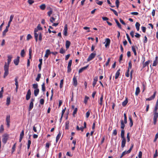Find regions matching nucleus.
I'll list each match as a JSON object with an SVG mask.
<instances>
[{"label": "nucleus", "mask_w": 158, "mask_h": 158, "mask_svg": "<svg viewBox=\"0 0 158 158\" xmlns=\"http://www.w3.org/2000/svg\"><path fill=\"white\" fill-rule=\"evenodd\" d=\"M3 92V88H1V90L0 91V98H1L2 97V94Z\"/></svg>", "instance_id": "49"}, {"label": "nucleus", "mask_w": 158, "mask_h": 158, "mask_svg": "<svg viewBox=\"0 0 158 158\" xmlns=\"http://www.w3.org/2000/svg\"><path fill=\"white\" fill-rule=\"evenodd\" d=\"M156 94V91H155L152 95L150 97L148 98H146V101H150L153 100L155 97Z\"/></svg>", "instance_id": "10"}, {"label": "nucleus", "mask_w": 158, "mask_h": 158, "mask_svg": "<svg viewBox=\"0 0 158 158\" xmlns=\"http://www.w3.org/2000/svg\"><path fill=\"white\" fill-rule=\"evenodd\" d=\"M44 99L41 98L40 101V104L43 105L44 103Z\"/></svg>", "instance_id": "60"}, {"label": "nucleus", "mask_w": 158, "mask_h": 158, "mask_svg": "<svg viewBox=\"0 0 158 158\" xmlns=\"http://www.w3.org/2000/svg\"><path fill=\"white\" fill-rule=\"evenodd\" d=\"M39 92V89H35L34 90V94L35 96L36 97L37 96V95L38 94Z\"/></svg>", "instance_id": "26"}, {"label": "nucleus", "mask_w": 158, "mask_h": 158, "mask_svg": "<svg viewBox=\"0 0 158 158\" xmlns=\"http://www.w3.org/2000/svg\"><path fill=\"white\" fill-rule=\"evenodd\" d=\"M37 30V33L38 32V30H42V28L41 27L40 25L39 24L37 27V28H35L34 30Z\"/></svg>", "instance_id": "40"}, {"label": "nucleus", "mask_w": 158, "mask_h": 158, "mask_svg": "<svg viewBox=\"0 0 158 158\" xmlns=\"http://www.w3.org/2000/svg\"><path fill=\"white\" fill-rule=\"evenodd\" d=\"M73 84L75 86H76L77 85V80L76 77L74 76L73 78Z\"/></svg>", "instance_id": "15"}, {"label": "nucleus", "mask_w": 158, "mask_h": 158, "mask_svg": "<svg viewBox=\"0 0 158 158\" xmlns=\"http://www.w3.org/2000/svg\"><path fill=\"white\" fill-rule=\"evenodd\" d=\"M4 130L3 126V125H1L0 127V132L2 133Z\"/></svg>", "instance_id": "52"}, {"label": "nucleus", "mask_w": 158, "mask_h": 158, "mask_svg": "<svg viewBox=\"0 0 158 158\" xmlns=\"http://www.w3.org/2000/svg\"><path fill=\"white\" fill-rule=\"evenodd\" d=\"M125 131L124 130H122L121 133V137L122 139L121 142V147L123 148L125 145L126 143V139L124 136Z\"/></svg>", "instance_id": "3"}, {"label": "nucleus", "mask_w": 158, "mask_h": 158, "mask_svg": "<svg viewBox=\"0 0 158 158\" xmlns=\"http://www.w3.org/2000/svg\"><path fill=\"white\" fill-rule=\"evenodd\" d=\"M14 15H11L10 17V20L8 23V24L10 25L11 22H12L13 19L14 18Z\"/></svg>", "instance_id": "39"}, {"label": "nucleus", "mask_w": 158, "mask_h": 158, "mask_svg": "<svg viewBox=\"0 0 158 158\" xmlns=\"http://www.w3.org/2000/svg\"><path fill=\"white\" fill-rule=\"evenodd\" d=\"M19 57L18 56L14 60V63L16 65H18L19 61Z\"/></svg>", "instance_id": "17"}, {"label": "nucleus", "mask_w": 158, "mask_h": 158, "mask_svg": "<svg viewBox=\"0 0 158 158\" xmlns=\"http://www.w3.org/2000/svg\"><path fill=\"white\" fill-rule=\"evenodd\" d=\"M121 128L122 130H124V128L125 127V124L123 123V121L122 120H121Z\"/></svg>", "instance_id": "22"}, {"label": "nucleus", "mask_w": 158, "mask_h": 158, "mask_svg": "<svg viewBox=\"0 0 158 158\" xmlns=\"http://www.w3.org/2000/svg\"><path fill=\"white\" fill-rule=\"evenodd\" d=\"M89 99V97L88 96H85V98L84 100V102L85 104H86L88 100Z\"/></svg>", "instance_id": "45"}, {"label": "nucleus", "mask_w": 158, "mask_h": 158, "mask_svg": "<svg viewBox=\"0 0 158 158\" xmlns=\"http://www.w3.org/2000/svg\"><path fill=\"white\" fill-rule=\"evenodd\" d=\"M9 135L8 134H5L2 136L3 138L2 141L4 144L6 143L8 139Z\"/></svg>", "instance_id": "6"}, {"label": "nucleus", "mask_w": 158, "mask_h": 158, "mask_svg": "<svg viewBox=\"0 0 158 158\" xmlns=\"http://www.w3.org/2000/svg\"><path fill=\"white\" fill-rule=\"evenodd\" d=\"M158 64V57L156 56L155 57V60L153 61V63L152 64V66H156Z\"/></svg>", "instance_id": "13"}, {"label": "nucleus", "mask_w": 158, "mask_h": 158, "mask_svg": "<svg viewBox=\"0 0 158 158\" xmlns=\"http://www.w3.org/2000/svg\"><path fill=\"white\" fill-rule=\"evenodd\" d=\"M153 123L155 125L156 123L157 118H158V106L155 105L154 111Z\"/></svg>", "instance_id": "2"}, {"label": "nucleus", "mask_w": 158, "mask_h": 158, "mask_svg": "<svg viewBox=\"0 0 158 158\" xmlns=\"http://www.w3.org/2000/svg\"><path fill=\"white\" fill-rule=\"evenodd\" d=\"M128 102V100L127 98H126V99L122 103V105L123 106H125Z\"/></svg>", "instance_id": "31"}, {"label": "nucleus", "mask_w": 158, "mask_h": 158, "mask_svg": "<svg viewBox=\"0 0 158 158\" xmlns=\"http://www.w3.org/2000/svg\"><path fill=\"white\" fill-rule=\"evenodd\" d=\"M16 143H15L13 145L12 148V153L15 150L16 146Z\"/></svg>", "instance_id": "42"}, {"label": "nucleus", "mask_w": 158, "mask_h": 158, "mask_svg": "<svg viewBox=\"0 0 158 158\" xmlns=\"http://www.w3.org/2000/svg\"><path fill=\"white\" fill-rule=\"evenodd\" d=\"M132 66V64L131 61H130L129 62L128 66V67L127 69L130 70V69L131 68Z\"/></svg>", "instance_id": "43"}, {"label": "nucleus", "mask_w": 158, "mask_h": 158, "mask_svg": "<svg viewBox=\"0 0 158 158\" xmlns=\"http://www.w3.org/2000/svg\"><path fill=\"white\" fill-rule=\"evenodd\" d=\"M31 92L30 89H29L28 90L27 94L26 95V100H29L30 98H31Z\"/></svg>", "instance_id": "11"}, {"label": "nucleus", "mask_w": 158, "mask_h": 158, "mask_svg": "<svg viewBox=\"0 0 158 158\" xmlns=\"http://www.w3.org/2000/svg\"><path fill=\"white\" fill-rule=\"evenodd\" d=\"M24 136V131L23 130L20 135V137H22V138H23V136Z\"/></svg>", "instance_id": "56"}, {"label": "nucleus", "mask_w": 158, "mask_h": 158, "mask_svg": "<svg viewBox=\"0 0 158 158\" xmlns=\"http://www.w3.org/2000/svg\"><path fill=\"white\" fill-rule=\"evenodd\" d=\"M140 92V89L139 87H137L136 89L135 92V95L136 96H138Z\"/></svg>", "instance_id": "28"}, {"label": "nucleus", "mask_w": 158, "mask_h": 158, "mask_svg": "<svg viewBox=\"0 0 158 158\" xmlns=\"http://www.w3.org/2000/svg\"><path fill=\"white\" fill-rule=\"evenodd\" d=\"M105 42H106V44L105 45V47L107 48L109 47L110 42V40L109 38H106L105 40Z\"/></svg>", "instance_id": "12"}, {"label": "nucleus", "mask_w": 158, "mask_h": 158, "mask_svg": "<svg viewBox=\"0 0 158 158\" xmlns=\"http://www.w3.org/2000/svg\"><path fill=\"white\" fill-rule=\"evenodd\" d=\"M10 97H7V99H6V105L7 106H8L10 104Z\"/></svg>", "instance_id": "34"}, {"label": "nucleus", "mask_w": 158, "mask_h": 158, "mask_svg": "<svg viewBox=\"0 0 158 158\" xmlns=\"http://www.w3.org/2000/svg\"><path fill=\"white\" fill-rule=\"evenodd\" d=\"M42 86V90L43 92H44L45 91V83L44 82L41 85Z\"/></svg>", "instance_id": "38"}, {"label": "nucleus", "mask_w": 158, "mask_h": 158, "mask_svg": "<svg viewBox=\"0 0 158 158\" xmlns=\"http://www.w3.org/2000/svg\"><path fill=\"white\" fill-rule=\"evenodd\" d=\"M129 71H130V70L127 69V72L125 73V76L127 77H129V76H130Z\"/></svg>", "instance_id": "57"}, {"label": "nucleus", "mask_w": 158, "mask_h": 158, "mask_svg": "<svg viewBox=\"0 0 158 158\" xmlns=\"http://www.w3.org/2000/svg\"><path fill=\"white\" fill-rule=\"evenodd\" d=\"M37 30L35 29L34 31V37L35 41L37 42L38 40V36L39 35V40L41 41L42 39V34L41 32H38L37 33Z\"/></svg>", "instance_id": "4"}, {"label": "nucleus", "mask_w": 158, "mask_h": 158, "mask_svg": "<svg viewBox=\"0 0 158 158\" xmlns=\"http://www.w3.org/2000/svg\"><path fill=\"white\" fill-rule=\"evenodd\" d=\"M132 50L134 53V54L135 56L137 55V53L135 47L134 46H131Z\"/></svg>", "instance_id": "30"}, {"label": "nucleus", "mask_w": 158, "mask_h": 158, "mask_svg": "<svg viewBox=\"0 0 158 158\" xmlns=\"http://www.w3.org/2000/svg\"><path fill=\"white\" fill-rule=\"evenodd\" d=\"M96 53L94 52L91 53L89 56L88 58L87 59V61H89L93 59L95 56Z\"/></svg>", "instance_id": "7"}, {"label": "nucleus", "mask_w": 158, "mask_h": 158, "mask_svg": "<svg viewBox=\"0 0 158 158\" xmlns=\"http://www.w3.org/2000/svg\"><path fill=\"white\" fill-rule=\"evenodd\" d=\"M71 43L68 40H67L66 41V44H65V46H66V48L67 49H68L69 48L70 45Z\"/></svg>", "instance_id": "24"}, {"label": "nucleus", "mask_w": 158, "mask_h": 158, "mask_svg": "<svg viewBox=\"0 0 158 158\" xmlns=\"http://www.w3.org/2000/svg\"><path fill=\"white\" fill-rule=\"evenodd\" d=\"M76 129L78 131L81 130L82 132H83L84 131V128H83L82 127H79L78 126H77L76 127Z\"/></svg>", "instance_id": "33"}, {"label": "nucleus", "mask_w": 158, "mask_h": 158, "mask_svg": "<svg viewBox=\"0 0 158 158\" xmlns=\"http://www.w3.org/2000/svg\"><path fill=\"white\" fill-rule=\"evenodd\" d=\"M128 150L126 151H125L124 152H123L122 153L121 156H120V158H122L123 156L127 154H129L130 153V152H128Z\"/></svg>", "instance_id": "25"}, {"label": "nucleus", "mask_w": 158, "mask_h": 158, "mask_svg": "<svg viewBox=\"0 0 158 158\" xmlns=\"http://www.w3.org/2000/svg\"><path fill=\"white\" fill-rule=\"evenodd\" d=\"M151 62V60H148L145 62L143 63V68H144L146 66H148V65Z\"/></svg>", "instance_id": "14"}, {"label": "nucleus", "mask_w": 158, "mask_h": 158, "mask_svg": "<svg viewBox=\"0 0 158 158\" xmlns=\"http://www.w3.org/2000/svg\"><path fill=\"white\" fill-rule=\"evenodd\" d=\"M140 25L139 23L138 22H136L135 24V26L137 31H139V27L140 26Z\"/></svg>", "instance_id": "29"}, {"label": "nucleus", "mask_w": 158, "mask_h": 158, "mask_svg": "<svg viewBox=\"0 0 158 158\" xmlns=\"http://www.w3.org/2000/svg\"><path fill=\"white\" fill-rule=\"evenodd\" d=\"M115 21L117 24V25L118 26V27L120 29H121V26L120 23H119L118 20L116 19H114Z\"/></svg>", "instance_id": "32"}, {"label": "nucleus", "mask_w": 158, "mask_h": 158, "mask_svg": "<svg viewBox=\"0 0 158 158\" xmlns=\"http://www.w3.org/2000/svg\"><path fill=\"white\" fill-rule=\"evenodd\" d=\"M18 77H16L15 78V84L16 86H19L18 81Z\"/></svg>", "instance_id": "44"}, {"label": "nucleus", "mask_w": 158, "mask_h": 158, "mask_svg": "<svg viewBox=\"0 0 158 158\" xmlns=\"http://www.w3.org/2000/svg\"><path fill=\"white\" fill-rule=\"evenodd\" d=\"M63 80L62 79L60 80V89H61L63 87Z\"/></svg>", "instance_id": "51"}, {"label": "nucleus", "mask_w": 158, "mask_h": 158, "mask_svg": "<svg viewBox=\"0 0 158 158\" xmlns=\"http://www.w3.org/2000/svg\"><path fill=\"white\" fill-rule=\"evenodd\" d=\"M89 65H88L87 66H85L81 68L78 71L79 73H82L83 71L86 69L88 67Z\"/></svg>", "instance_id": "18"}, {"label": "nucleus", "mask_w": 158, "mask_h": 158, "mask_svg": "<svg viewBox=\"0 0 158 158\" xmlns=\"http://www.w3.org/2000/svg\"><path fill=\"white\" fill-rule=\"evenodd\" d=\"M67 30L68 28L67 24H65L64 25V28L63 30V34L65 36H67Z\"/></svg>", "instance_id": "16"}, {"label": "nucleus", "mask_w": 158, "mask_h": 158, "mask_svg": "<svg viewBox=\"0 0 158 158\" xmlns=\"http://www.w3.org/2000/svg\"><path fill=\"white\" fill-rule=\"evenodd\" d=\"M25 52L24 49H23L21 51V56L22 57H23L24 56Z\"/></svg>", "instance_id": "50"}, {"label": "nucleus", "mask_w": 158, "mask_h": 158, "mask_svg": "<svg viewBox=\"0 0 158 158\" xmlns=\"http://www.w3.org/2000/svg\"><path fill=\"white\" fill-rule=\"evenodd\" d=\"M77 108H75L73 113V115L74 117L75 116V115L77 114Z\"/></svg>", "instance_id": "47"}, {"label": "nucleus", "mask_w": 158, "mask_h": 158, "mask_svg": "<svg viewBox=\"0 0 158 158\" xmlns=\"http://www.w3.org/2000/svg\"><path fill=\"white\" fill-rule=\"evenodd\" d=\"M52 9H51L48 12V16H50L52 14Z\"/></svg>", "instance_id": "64"}, {"label": "nucleus", "mask_w": 158, "mask_h": 158, "mask_svg": "<svg viewBox=\"0 0 158 158\" xmlns=\"http://www.w3.org/2000/svg\"><path fill=\"white\" fill-rule=\"evenodd\" d=\"M110 60V58H109L108 59L107 61H106V66H107L109 65Z\"/></svg>", "instance_id": "62"}, {"label": "nucleus", "mask_w": 158, "mask_h": 158, "mask_svg": "<svg viewBox=\"0 0 158 158\" xmlns=\"http://www.w3.org/2000/svg\"><path fill=\"white\" fill-rule=\"evenodd\" d=\"M35 101V98H32L31 99V102L30 103L28 108V111H30L33 107V102Z\"/></svg>", "instance_id": "5"}, {"label": "nucleus", "mask_w": 158, "mask_h": 158, "mask_svg": "<svg viewBox=\"0 0 158 158\" xmlns=\"http://www.w3.org/2000/svg\"><path fill=\"white\" fill-rule=\"evenodd\" d=\"M32 38V37L31 35L30 34H29L27 35V40H28L31 39Z\"/></svg>", "instance_id": "59"}, {"label": "nucleus", "mask_w": 158, "mask_h": 158, "mask_svg": "<svg viewBox=\"0 0 158 158\" xmlns=\"http://www.w3.org/2000/svg\"><path fill=\"white\" fill-rule=\"evenodd\" d=\"M110 10L112 11L114 13V14L116 16H118V13L115 10H114L112 9V8H110Z\"/></svg>", "instance_id": "46"}, {"label": "nucleus", "mask_w": 158, "mask_h": 158, "mask_svg": "<svg viewBox=\"0 0 158 158\" xmlns=\"http://www.w3.org/2000/svg\"><path fill=\"white\" fill-rule=\"evenodd\" d=\"M119 0H116L115 4L117 8L119 7Z\"/></svg>", "instance_id": "55"}, {"label": "nucleus", "mask_w": 158, "mask_h": 158, "mask_svg": "<svg viewBox=\"0 0 158 158\" xmlns=\"http://www.w3.org/2000/svg\"><path fill=\"white\" fill-rule=\"evenodd\" d=\"M103 98V95L102 94L101 95L100 100L98 101V103L101 106H102V104Z\"/></svg>", "instance_id": "21"}, {"label": "nucleus", "mask_w": 158, "mask_h": 158, "mask_svg": "<svg viewBox=\"0 0 158 158\" xmlns=\"http://www.w3.org/2000/svg\"><path fill=\"white\" fill-rule=\"evenodd\" d=\"M69 121H67L65 123V129H69Z\"/></svg>", "instance_id": "35"}, {"label": "nucleus", "mask_w": 158, "mask_h": 158, "mask_svg": "<svg viewBox=\"0 0 158 158\" xmlns=\"http://www.w3.org/2000/svg\"><path fill=\"white\" fill-rule=\"evenodd\" d=\"M8 29L6 28L3 32V35L4 36L6 35V33L8 31Z\"/></svg>", "instance_id": "63"}, {"label": "nucleus", "mask_w": 158, "mask_h": 158, "mask_svg": "<svg viewBox=\"0 0 158 158\" xmlns=\"http://www.w3.org/2000/svg\"><path fill=\"white\" fill-rule=\"evenodd\" d=\"M158 156V152L157 150L156 149L155 151V153L154 155V158Z\"/></svg>", "instance_id": "58"}, {"label": "nucleus", "mask_w": 158, "mask_h": 158, "mask_svg": "<svg viewBox=\"0 0 158 158\" xmlns=\"http://www.w3.org/2000/svg\"><path fill=\"white\" fill-rule=\"evenodd\" d=\"M51 54V52L50 50L47 49L46 51V53L44 57L47 58L48 57V55Z\"/></svg>", "instance_id": "19"}, {"label": "nucleus", "mask_w": 158, "mask_h": 158, "mask_svg": "<svg viewBox=\"0 0 158 158\" xmlns=\"http://www.w3.org/2000/svg\"><path fill=\"white\" fill-rule=\"evenodd\" d=\"M41 74L40 73H39L37 75V77L36 78L35 80L37 81H40V78L41 77Z\"/></svg>", "instance_id": "37"}, {"label": "nucleus", "mask_w": 158, "mask_h": 158, "mask_svg": "<svg viewBox=\"0 0 158 158\" xmlns=\"http://www.w3.org/2000/svg\"><path fill=\"white\" fill-rule=\"evenodd\" d=\"M61 133L60 132V131H59V134L57 135L56 137V142L57 143L58 141L59 140L60 136L61 135Z\"/></svg>", "instance_id": "27"}, {"label": "nucleus", "mask_w": 158, "mask_h": 158, "mask_svg": "<svg viewBox=\"0 0 158 158\" xmlns=\"http://www.w3.org/2000/svg\"><path fill=\"white\" fill-rule=\"evenodd\" d=\"M6 125L7 128H9L10 127V116L7 115L6 116Z\"/></svg>", "instance_id": "8"}, {"label": "nucleus", "mask_w": 158, "mask_h": 158, "mask_svg": "<svg viewBox=\"0 0 158 158\" xmlns=\"http://www.w3.org/2000/svg\"><path fill=\"white\" fill-rule=\"evenodd\" d=\"M33 86V88L35 89H38V85L37 84H33L32 85Z\"/></svg>", "instance_id": "48"}, {"label": "nucleus", "mask_w": 158, "mask_h": 158, "mask_svg": "<svg viewBox=\"0 0 158 158\" xmlns=\"http://www.w3.org/2000/svg\"><path fill=\"white\" fill-rule=\"evenodd\" d=\"M129 119L130 121L129 125L131 127L133 125V122L131 116H130L129 117Z\"/></svg>", "instance_id": "20"}, {"label": "nucleus", "mask_w": 158, "mask_h": 158, "mask_svg": "<svg viewBox=\"0 0 158 158\" xmlns=\"http://www.w3.org/2000/svg\"><path fill=\"white\" fill-rule=\"evenodd\" d=\"M126 35L129 42L130 44H132V42L128 34L127 33H126Z\"/></svg>", "instance_id": "36"}, {"label": "nucleus", "mask_w": 158, "mask_h": 158, "mask_svg": "<svg viewBox=\"0 0 158 158\" xmlns=\"http://www.w3.org/2000/svg\"><path fill=\"white\" fill-rule=\"evenodd\" d=\"M72 60H70L69 62L68 66L67 67V72L70 73L71 71V66L72 65Z\"/></svg>", "instance_id": "9"}, {"label": "nucleus", "mask_w": 158, "mask_h": 158, "mask_svg": "<svg viewBox=\"0 0 158 158\" xmlns=\"http://www.w3.org/2000/svg\"><path fill=\"white\" fill-rule=\"evenodd\" d=\"M120 69H119L117 70V71L116 72V73H115V79H117L118 78L119 76V75L120 74Z\"/></svg>", "instance_id": "23"}, {"label": "nucleus", "mask_w": 158, "mask_h": 158, "mask_svg": "<svg viewBox=\"0 0 158 158\" xmlns=\"http://www.w3.org/2000/svg\"><path fill=\"white\" fill-rule=\"evenodd\" d=\"M130 133L129 132L127 133V141L128 142H129L130 141V137L129 136Z\"/></svg>", "instance_id": "53"}, {"label": "nucleus", "mask_w": 158, "mask_h": 158, "mask_svg": "<svg viewBox=\"0 0 158 158\" xmlns=\"http://www.w3.org/2000/svg\"><path fill=\"white\" fill-rule=\"evenodd\" d=\"M90 114V111L89 110H88L86 113V118H88L89 115Z\"/></svg>", "instance_id": "61"}, {"label": "nucleus", "mask_w": 158, "mask_h": 158, "mask_svg": "<svg viewBox=\"0 0 158 158\" xmlns=\"http://www.w3.org/2000/svg\"><path fill=\"white\" fill-rule=\"evenodd\" d=\"M65 52V51L64 50L63 48H61L60 49V53L61 54H63Z\"/></svg>", "instance_id": "54"}, {"label": "nucleus", "mask_w": 158, "mask_h": 158, "mask_svg": "<svg viewBox=\"0 0 158 158\" xmlns=\"http://www.w3.org/2000/svg\"><path fill=\"white\" fill-rule=\"evenodd\" d=\"M40 7L41 10H44L45 9L46 6L45 4H43L40 6Z\"/></svg>", "instance_id": "41"}, {"label": "nucleus", "mask_w": 158, "mask_h": 158, "mask_svg": "<svg viewBox=\"0 0 158 158\" xmlns=\"http://www.w3.org/2000/svg\"><path fill=\"white\" fill-rule=\"evenodd\" d=\"M12 59V56H8V59H7V64L5 63V64L4 66V70L5 71L3 77L4 78H5L9 74V65L10 64V63Z\"/></svg>", "instance_id": "1"}]
</instances>
